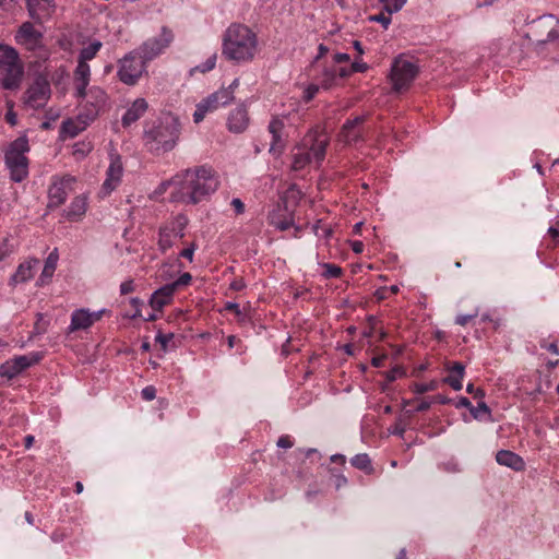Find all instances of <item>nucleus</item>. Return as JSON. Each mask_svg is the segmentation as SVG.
Segmentation results:
<instances>
[{
	"label": "nucleus",
	"instance_id": "21",
	"mask_svg": "<svg viewBox=\"0 0 559 559\" xmlns=\"http://www.w3.org/2000/svg\"><path fill=\"white\" fill-rule=\"evenodd\" d=\"M496 461L499 465L509 467L515 472L525 469V462L522 456L509 450L498 451L496 454Z\"/></svg>",
	"mask_w": 559,
	"mask_h": 559
},
{
	"label": "nucleus",
	"instance_id": "11",
	"mask_svg": "<svg viewBox=\"0 0 559 559\" xmlns=\"http://www.w3.org/2000/svg\"><path fill=\"white\" fill-rule=\"evenodd\" d=\"M51 90L49 82L44 76H38L26 90L24 105L32 109L43 108L49 100Z\"/></svg>",
	"mask_w": 559,
	"mask_h": 559
},
{
	"label": "nucleus",
	"instance_id": "38",
	"mask_svg": "<svg viewBox=\"0 0 559 559\" xmlns=\"http://www.w3.org/2000/svg\"><path fill=\"white\" fill-rule=\"evenodd\" d=\"M73 79L91 80V68L88 63L78 61Z\"/></svg>",
	"mask_w": 559,
	"mask_h": 559
},
{
	"label": "nucleus",
	"instance_id": "61",
	"mask_svg": "<svg viewBox=\"0 0 559 559\" xmlns=\"http://www.w3.org/2000/svg\"><path fill=\"white\" fill-rule=\"evenodd\" d=\"M334 478L336 489H340L347 484V478L342 474L334 475Z\"/></svg>",
	"mask_w": 559,
	"mask_h": 559
},
{
	"label": "nucleus",
	"instance_id": "44",
	"mask_svg": "<svg viewBox=\"0 0 559 559\" xmlns=\"http://www.w3.org/2000/svg\"><path fill=\"white\" fill-rule=\"evenodd\" d=\"M438 386V382L432 380L429 383H415L413 386V391L416 394H424L429 391H435Z\"/></svg>",
	"mask_w": 559,
	"mask_h": 559
},
{
	"label": "nucleus",
	"instance_id": "35",
	"mask_svg": "<svg viewBox=\"0 0 559 559\" xmlns=\"http://www.w3.org/2000/svg\"><path fill=\"white\" fill-rule=\"evenodd\" d=\"M20 373L13 359L7 360L0 366V377L11 380Z\"/></svg>",
	"mask_w": 559,
	"mask_h": 559
},
{
	"label": "nucleus",
	"instance_id": "33",
	"mask_svg": "<svg viewBox=\"0 0 559 559\" xmlns=\"http://www.w3.org/2000/svg\"><path fill=\"white\" fill-rule=\"evenodd\" d=\"M269 224L280 230H286L293 225V221L288 217H281L280 211H273L267 216Z\"/></svg>",
	"mask_w": 559,
	"mask_h": 559
},
{
	"label": "nucleus",
	"instance_id": "22",
	"mask_svg": "<svg viewBox=\"0 0 559 559\" xmlns=\"http://www.w3.org/2000/svg\"><path fill=\"white\" fill-rule=\"evenodd\" d=\"M364 122V117H356L347 120L341 130L340 140L346 144L354 143L360 138L359 127Z\"/></svg>",
	"mask_w": 559,
	"mask_h": 559
},
{
	"label": "nucleus",
	"instance_id": "29",
	"mask_svg": "<svg viewBox=\"0 0 559 559\" xmlns=\"http://www.w3.org/2000/svg\"><path fill=\"white\" fill-rule=\"evenodd\" d=\"M43 358V355L40 353H31L28 355H22V356H16L14 358H12L17 367V369L20 370V372H22L23 370L29 368L31 366L39 362Z\"/></svg>",
	"mask_w": 559,
	"mask_h": 559
},
{
	"label": "nucleus",
	"instance_id": "57",
	"mask_svg": "<svg viewBox=\"0 0 559 559\" xmlns=\"http://www.w3.org/2000/svg\"><path fill=\"white\" fill-rule=\"evenodd\" d=\"M134 290V285L132 281L122 282L120 285V294L128 295Z\"/></svg>",
	"mask_w": 559,
	"mask_h": 559
},
{
	"label": "nucleus",
	"instance_id": "1",
	"mask_svg": "<svg viewBox=\"0 0 559 559\" xmlns=\"http://www.w3.org/2000/svg\"><path fill=\"white\" fill-rule=\"evenodd\" d=\"M173 183L175 190L171 192V200L187 204L199 203L218 187L212 170L204 166L177 174L173 178Z\"/></svg>",
	"mask_w": 559,
	"mask_h": 559
},
{
	"label": "nucleus",
	"instance_id": "12",
	"mask_svg": "<svg viewBox=\"0 0 559 559\" xmlns=\"http://www.w3.org/2000/svg\"><path fill=\"white\" fill-rule=\"evenodd\" d=\"M107 93L98 87V86H92L88 88V91L83 95L80 99H78L79 104L84 106L86 109L85 117L88 121L94 120L99 111L106 106L107 104Z\"/></svg>",
	"mask_w": 559,
	"mask_h": 559
},
{
	"label": "nucleus",
	"instance_id": "63",
	"mask_svg": "<svg viewBox=\"0 0 559 559\" xmlns=\"http://www.w3.org/2000/svg\"><path fill=\"white\" fill-rule=\"evenodd\" d=\"M333 60L335 63H343L349 61V55L345 52H337L334 55Z\"/></svg>",
	"mask_w": 559,
	"mask_h": 559
},
{
	"label": "nucleus",
	"instance_id": "20",
	"mask_svg": "<svg viewBox=\"0 0 559 559\" xmlns=\"http://www.w3.org/2000/svg\"><path fill=\"white\" fill-rule=\"evenodd\" d=\"M148 104L144 98H136L122 116V126L128 128L136 122L146 112Z\"/></svg>",
	"mask_w": 559,
	"mask_h": 559
},
{
	"label": "nucleus",
	"instance_id": "2",
	"mask_svg": "<svg viewBox=\"0 0 559 559\" xmlns=\"http://www.w3.org/2000/svg\"><path fill=\"white\" fill-rule=\"evenodd\" d=\"M259 51L258 35L247 25L234 23L227 27L222 39V55L235 63L253 61Z\"/></svg>",
	"mask_w": 559,
	"mask_h": 559
},
{
	"label": "nucleus",
	"instance_id": "7",
	"mask_svg": "<svg viewBox=\"0 0 559 559\" xmlns=\"http://www.w3.org/2000/svg\"><path fill=\"white\" fill-rule=\"evenodd\" d=\"M418 72L419 68L416 62L403 57L395 58L390 72L393 91L400 93L408 90Z\"/></svg>",
	"mask_w": 559,
	"mask_h": 559
},
{
	"label": "nucleus",
	"instance_id": "13",
	"mask_svg": "<svg viewBox=\"0 0 559 559\" xmlns=\"http://www.w3.org/2000/svg\"><path fill=\"white\" fill-rule=\"evenodd\" d=\"M300 145L305 147V151L310 152L312 162L321 164L325 157L329 138L319 131H310L305 135Z\"/></svg>",
	"mask_w": 559,
	"mask_h": 559
},
{
	"label": "nucleus",
	"instance_id": "16",
	"mask_svg": "<svg viewBox=\"0 0 559 559\" xmlns=\"http://www.w3.org/2000/svg\"><path fill=\"white\" fill-rule=\"evenodd\" d=\"M123 175L121 157L118 154L110 155V164L106 171V179L103 183L105 194L111 193L120 183Z\"/></svg>",
	"mask_w": 559,
	"mask_h": 559
},
{
	"label": "nucleus",
	"instance_id": "19",
	"mask_svg": "<svg viewBox=\"0 0 559 559\" xmlns=\"http://www.w3.org/2000/svg\"><path fill=\"white\" fill-rule=\"evenodd\" d=\"M26 4L31 17L39 23L48 20L56 7L53 0H27Z\"/></svg>",
	"mask_w": 559,
	"mask_h": 559
},
{
	"label": "nucleus",
	"instance_id": "36",
	"mask_svg": "<svg viewBox=\"0 0 559 559\" xmlns=\"http://www.w3.org/2000/svg\"><path fill=\"white\" fill-rule=\"evenodd\" d=\"M57 254L55 252H51L46 262H45V265H44V270L41 272V276H40V280L43 281L44 277H47V278H50L56 270V265H57Z\"/></svg>",
	"mask_w": 559,
	"mask_h": 559
},
{
	"label": "nucleus",
	"instance_id": "30",
	"mask_svg": "<svg viewBox=\"0 0 559 559\" xmlns=\"http://www.w3.org/2000/svg\"><path fill=\"white\" fill-rule=\"evenodd\" d=\"M350 464L367 474H371L373 472V467L371 464V460L367 453L356 454L350 459Z\"/></svg>",
	"mask_w": 559,
	"mask_h": 559
},
{
	"label": "nucleus",
	"instance_id": "24",
	"mask_svg": "<svg viewBox=\"0 0 559 559\" xmlns=\"http://www.w3.org/2000/svg\"><path fill=\"white\" fill-rule=\"evenodd\" d=\"M39 260L29 259L23 263H21L12 275L11 281L14 284L25 283L29 281L34 276V271L38 266Z\"/></svg>",
	"mask_w": 559,
	"mask_h": 559
},
{
	"label": "nucleus",
	"instance_id": "15",
	"mask_svg": "<svg viewBox=\"0 0 559 559\" xmlns=\"http://www.w3.org/2000/svg\"><path fill=\"white\" fill-rule=\"evenodd\" d=\"M43 34L31 22H24L15 34V41L27 50H35L41 46Z\"/></svg>",
	"mask_w": 559,
	"mask_h": 559
},
{
	"label": "nucleus",
	"instance_id": "62",
	"mask_svg": "<svg viewBox=\"0 0 559 559\" xmlns=\"http://www.w3.org/2000/svg\"><path fill=\"white\" fill-rule=\"evenodd\" d=\"M5 120L9 124L15 126L17 122L16 114L10 108L5 114Z\"/></svg>",
	"mask_w": 559,
	"mask_h": 559
},
{
	"label": "nucleus",
	"instance_id": "25",
	"mask_svg": "<svg viewBox=\"0 0 559 559\" xmlns=\"http://www.w3.org/2000/svg\"><path fill=\"white\" fill-rule=\"evenodd\" d=\"M447 369L450 374L444 378V382L453 390L460 391L463 388L462 380L465 374V366L462 362L455 361L451 366L447 365Z\"/></svg>",
	"mask_w": 559,
	"mask_h": 559
},
{
	"label": "nucleus",
	"instance_id": "43",
	"mask_svg": "<svg viewBox=\"0 0 559 559\" xmlns=\"http://www.w3.org/2000/svg\"><path fill=\"white\" fill-rule=\"evenodd\" d=\"M217 56L216 53H213L204 62L197 66L193 71H198L201 73H206L215 68Z\"/></svg>",
	"mask_w": 559,
	"mask_h": 559
},
{
	"label": "nucleus",
	"instance_id": "34",
	"mask_svg": "<svg viewBox=\"0 0 559 559\" xmlns=\"http://www.w3.org/2000/svg\"><path fill=\"white\" fill-rule=\"evenodd\" d=\"M103 44L99 40L92 41L88 46L84 47L79 55L78 61L86 62L94 59Z\"/></svg>",
	"mask_w": 559,
	"mask_h": 559
},
{
	"label": "nucleus",
	"instance_id": "49",
	"mask_svg": "<svg viewBox=\"0 0 559 559\" xmlns=\"http://www.w3.org/2000/svg\"><path fill=\"white\" fill-rule=\"evenodd\" d=\"M191 280H192V276L190 273H183L179 276L178 280H176L175 282H173L170 284L174 285V288L177 290L182 286L189 285Z\"/></svg>",
	"mask_w": 559,
	"mask_h": 559
},
{
	"label": "nucleus",
	"instance_id": "51",
	"mask_svg": "<svg viewBox=\"0 0 559 559\" xmlns=\"http://www.w3.org/2000/svg\"><path fill=\"white\" fill-rule=\"evenodd\" d=\"M141 394L145 401H153L156 397V389L153 385H147L142 390Z\"/></svg>",
	"mask_w": 559,
	"mask_h": 559
},
{
	"label": "nucleus",
	"instance_id": "39",
	"mask_svg": "<svg viewBox=\"0 0 559 559\" xmlns=\"http://www.w3.org/2000/svg\"><path fill=\"white\" fill-rule=\"evenodd\" d=\"M86 122L82 127H79L74 121L67 120L62 123L63 131L71 138L76 136L82 130H84Z\"/></svg>",
	"mask_w": 559,
	"mask_h": 559
},
{
	"label": "nucleus",
	"instance_id": "52",
	"mask_svg": "<svg viewBox=\"0 0 559 559\" xmlns=\"http://www.w3.org/2000/svg\"><path fill=\"white\" fill-rule=\"evenodd\" d=\"M230 205L237 215L245 213V203L239 198H234L230 202Z\"/></svg>",
	"mask_w": 559,
	"mask_h": 559
},
{
	"label": "nucleus",
	"instance_id": "4",
	"mask_svg": "<svg viewBox=\"0 0 559 559\" xmlns=\"http://www.w3.org/2000/svg\"><path fill=\"white\" fill-rule=\"evenodd\" d=\"M179 138V123L176 119H167L145 132L146 144L156 154L171 151Z\"/></svg>",
	"mask_w": 559,
	"mask_h": 559
},
{
	"label": "nucleus",
	"instance_id": "26",
	"mask_svg": "<svg viewBox=\"0 0 559 559\" xmlns=\"http://www.w3.org/2000/svg\"><path fill=\"white\" fill-rule=\"evenodd\" d=\"M284 129V122L280 118H273L269 123V132L272 135V142L270 146V152L281 153L284 144L282 140V131Z\"/></svg>",
	"mask_w": 559,
	"mask_h": 559
},
{
	"label": "nucleus",
	"instance_id": "23",
	"mask_svg": "<svg viewBox=\"0 0 559 559\" xmlns=\"http://www.w3.org/2000/svg\"><path fill=\"white\" fill-rule=\"evenodd\" d=\"M176 289L174 285L166 284L155 290L150 299V305L154 310H162L164 306L170 302Z\"/></svg>",
	"mask_w": 559,
	"mask_h": 559
},
{
	"label": "nucleus",
	"instance_id": "10",
	"mask_svg": "<svg viewBox=\"0 0 559 559\" xmlns=\"http://www.w3.org/2000/svg\"><path fill=\"white\" fill-rule=\"evenodd\" d=\"M234 99L231 88H221L197 104L193 121L200 123L209 112H213L222 106H226Z\"/></svg>",
	"mask_w": 559,
	"mask_h": 559
},
{
	"label": "nucleus",
	"instance_id": "60",
	"mask_svg": "<svg viewBox=\"0 0 559 559\" xmlns=\"http://www.w3.org/2000/svg\"><path fill=\"white\" fill-rule=\"evenodd\" d=\"M246 287V283L242 278H236L230 283V289L239 292Z\"/></svg>",
	"mask_w": 559,
	"mask_h": 559
},
{
	"label": "nucleus",
	"instance_id": "64",
	"mask_svg": "<svg viewBox=\"0 0 559 559\" xmlns=\"http://www.w3.org/2000/svg\"><path fill=\"white\" fill-rule=\"evenodd\" d=\"M403 373H404V371H403L401 368H399V367L393 368V369L389 372V374H388V379H389L390 381H394L397 377H401Z\"/></svg>",
	"mask_w": 559,
	"mask_h": 559
},
{
	"label": "nucleus",
	"instance_id": "14",
	"mask_svg": "<svg viewBox=\"0 0 559 559\" xmlns=\"http://www.w3.org/2000/svg\"><path fill=\"white\" fill-rule=\"evenodd\" d=\"M74 181L75 179L72 176L55 177L48 190V205L50 207L60 206L72 191Z\"/></svg>",
	"mask_w": 559,
	"mask_h": 559
},
{
	"label": "nucleus",
	"instance_id": "50",
	"mask_svg": "<svg viewBox=\"0 0 559 559\" xmlns=\"http://www.w3.org/2000/svg\"><path fill=\"white\" fill-rule=\"evenodd\" d=\"M478 316V311L476 310L474 313H471V314H459L456 318H455V323L459 324V325H466L469 323L471 320H473L474 318H476Z\"/></svg>",
	"mask_w": 559,
	"mask_h": 559
},
{
	"label": "nucleus",
	"instance_id": "40",
	"mask_svg": "<svg viewBox=\"0 0 559 559\" xmlns=\"http://www.w3.org/2000/svg\"><path fill=\"white\" fill-rule=\"evenodd\" d=\"M74 82V97L80 99L88 91L87 86L90 80L73 79Z\"/></svg>",
	"mask_w": 559,
	"mask_h": 559
},
{
	"label": "nucleus",
	"instance_id": "54",
	"mask_svg": "<svg viewBox=\"0 0 559 559\" xmlns=\"http://www.w3.org/2000/svg\"><path fill=\"white\" fill-rule=\"evenodd\" d=\"M195 249H197L195 243H191L188 248L183 249L180 252V257L188 259L190 262H192Z\"/></svg>",
	"mask_w": 559,
	"mask_h": 559
},
{
	"label": "nucleus",
	"instance_id": "42",
	"mask_svg": "<svg viewBox=\"0 0 559 559\" xmlns=\"http://www.w3.org/2000/svg\"><path fill=\"white\" fill-rule=\"evenodd\" d=\"M381 3H383L384 9L388 11V13H395L399 12L407 0H379Z\"/></svg>",
	"mask_w": 559,
	"mask_h": 559
},
{
	"label": "nucleus",
	"instance_id": "8",
	"mask_svg": "<svg viewBox=\"0 0 559 559\" xmlns=\"http://www.w3.org/2000/svg\"><path fill=\"white\" fill-rule=\"evenodd\" d=\"M139 56V50L127 53L119 61L117 75L119 80L127 85H134L145 71V63Z\"/></svg>",
	"mask_w": 559,
	"mask_h": 559
},
{
	"label": "nucleus",
	"instance_id": "6",
	"mask_svg": "<svg viewBox=\"0 0 559 559\" xmlns=\"http://www.w3.org/2000/svg\"><path fill=\"white\" fill-rule=\"evenodd\" d=\"M531 33L537 47L548 45L551 49L559 51V20L552 15L536 20Z\"/></svg>",
	"mask_w": 559,
	"mask_h": 559
},
{
	"label": "nucleus",
	"instance_id": "17",
	"mask_svg": "<svg viewBox=\"0 0 559 559\" xmlns=\"http://www.w3.org/2000/svg\"><path fill=\"white\" fill-rule=\"evenodd\" d=\"M103 311L90 312L86 309H78L71 314L69 332L85 330L102 318Z\"/></svg>",
	"mask_w": 559,
	"mask_h": 559
},
{
	"label": "nucleus",
	"instance_id": "3",
	"mask_svg": "<svg viewBox=\"0 0 559 559\" xmlns=\"http://www.w3.org/2000/svg\"><path fill=\"white\" fill-rule=\"evenodd\" d=\"M29 151L28 139L20 136L12 141L4 150V164L10 174V179L14 182H22L28 176V158L26 153Z\"/></svg>",
	"mask_w": 559,
	"mask_h": 559
},
{
	"label": "nucleus",
	"instance_id": "28",
	"mask_svg": "<svg viewBox=\"0 0 559 559\" xmlns=\"http://www.w3.org/2000/svg\"><path fill=\"white\" fill-rule=\"evenodd\" d=\"M312 163V157L310 156V152L305 151V147L298 145L293 153V164L292 167L294 170H301L307 165Z\"/></svg>",
	"mask_w": 559,
	"mask_h": 559
},
{
	"label": "nucleus",
	"instance_id": "31",
	"mask_svg": "<svg viewBox=\"0 0 559 559\" xmlns=\"http://www.w3.org/2000/svg\"><path fill=\"white\" fill-rule=\"evenodd\" d=\"M188 224V218L185 215H177L171 222L165 225L173 235L181 239L185 236V228Z\"/></svg>",
	"mask_w": 559,
	"mask_h": 559
},
{
	"label": "nucleus",
	"instance_id": "18",
	"mask_svg": "<svg viewBox=\"0 0 559 559\" xmlns=\"http://www.w3.org/2000/svg\"><path fill=\"white\" fill-rule=\"evenodd\" d=\"M250 118L246 106L241 105L230 111L227 118V129L231 133H242L249 127Z\"/></svg>",
	"mask_w": 559,
	"mask_h": 559
},
{
	"label": "nucleus",
	"instance_id": "37",
	"mask_svg": "<svg viewBox=\"0 0 559 559\" xmlns=\"http://www.w3.org/2000/svg\"><path fill=\"white\" fill-rule=\"evenodd\" d=\"M336 79V71L334 68H326L323 70L322 79L320 81L321 87L323 90H329L333 86L334 81Z\"/></svg>",
	"mask_w": 559,
	"mask_h": 559
},
{
	"label": "nucleus",
	"instance_id": "47",
	"mask_svg": "<svg viewBox=\"0 0 559 559\" xmlns=\"http://www.w3.org/2000/svg\"><path fill=\"white\" fill-rule=\"evenodd\" d=\"M225 310L233 311L239 321L243 322L246 320L245 312L240 309L239 305L237 302L228 301L225 305Z\"/></svg>",
	"mask_w": 559,
	"mask_h": 559
},
{
	"label": "nucleus",
	"instance_id": "53",
	"mask_svg": "<svg viewBox=\"0 0 559 559\" xmlns=\"http://www.w3.org/2000/svg\"><path fill=\"white\" fill-rule=\"evenodd\" d=\"M174 337V334L173 333H167V334H164V333H158L155 337L156 342L160 343V345L163 346V348H166L167 344L173 340Z\"/></svg>",
	"mask_w": 559,
	"mask_h": 559
},
{
	"label": "nucleus",
	"instance_id": "45",
	"mask_svg": "<svg viewBox=\"0 0 559 559\" xmlns=\"http://www.w3.org/2000/svg\"><path fill=\"white\" fill-rule=\"evenodd\" d=\"M471 414L474 416V418L478 419L481 417V415H490V408L485 402H479L477 406L471 407Z\"/></svg>",
	"mask_w": 559,
	"mask_h": 559
},
{
	"label": "nucleus",
	"instance_id": "32",
	"mask_svg": "<svg viewBox=\"0 0 559 559\" xmlns=\"http://www.w3.org/2000/svg\"><path fill=\"white\" fill-rule=\"evenodd\" d=\"M178 237L173 235V233L170 231V229H168L166 226H163L159 228V234H158V247L159 249L165 252L166 250H168L169 248L173 247L174 245V240L177 239Z\"/></svg>",
	"mask_w": 559,
	"mask_h": 559
},
{
	"label": "nucleus",
	"instance_id": "9",
	"mask_svg": "<svg viewBox=\"0 0 559 559\" xmlns=\"http://www.w3.org/2000/svg\"><path fill=\"white\" fill-rule=\"evenodd\" d=\"M173 31L163 26L157 36L146 39L139 48V56L144 61H151L162 55L174 41Z\"/></svg>",
	"mask_w": 559,
	"mask_h": 559
},
{
	"label": "nucleus",
	"instance_id": "58",
	"mask_svg": "<svg viewBox=\"0 0 559 559\" xmlns=\"http://www.w3.org/2000/svg\"><path fill=\"white\" fill-rule=\"evenodd\" d=\"M277 447L283 449H289L293 447V441L288 436H282L277 440Z\"/></svg>",
	"mask_w": 559,
	"mask_h": 559
},
{
	"label": "nucleus",
	"instance_id": "55",
	"mask_svg": "<svg viewBox=\"0 0 559 559\" xmlns=\"http://www.w3.org/2000/svg\"><path fill=\"white\" fill-rule=\"evenodd\" d=\"M371 21H376V22H379L381 23L385 28L389 26V24L391 23V17H390V14L389 15H385L383 13H380L378 15H374V16H371L370 17Z\"/></svg>",
	"mask_w": 559,
	"mask_h": 559
},
{
	"label": "nucleus",
	"instance_id": "56",
	"mask_svg": "<svg viewBox=\"0 0 559 559\" xmlns=\"http://www.w3.org/2000/svg\"><path fill=\"white\" fill-rule=\"evenodd\" d=\"M350 68H352L353 73H355V72L362 73L368 70V64L366 62L355 60L352 63Z\"/></svg>",
	"mask_w": 559,
	"mask_h": 559
},
{
	"label": "nucleus",
	"instance_id": "41",
	"mask_svg": "<svg viewBox=\"0 0 559 559\" xmlns=\"http://www.w3.org/2000/svg\"><path fill=\"white\" fill-rule=\"evenodd\" d=\"M322 266L324 269L323 276L325 278H337L342 275L343 271L336 264L323 263Z\"/></svg>",
	"mask_w": 559,
	"mask_h": 559
},
{
	"label": "nucleus",
	"instance_id": "5",
	"mask_svg": "<svg viewBox=\"0 0 559 559\" xmlns=\"http://www.w3.org/2000/svg\"><path fill=\"white\" fill-rule=\"evenodd\" d=\"M23 78V66L16 50L7 45H0V84L5 90H15Z\"/></svg>",
	"mask_w": 559,
	"mask_h": 559
},
{
	"label": "nucleus",
	"instance_id": "27",
	"mask_svg": "<svg viewBox=\"0 0 559 559\" xmlns=\"http://www.w3.org/2000/svg\"><path fill=\"white\" fill-rule=\"evenodd\" d=\"M86 207V198L83 195L75 197L66 211V217L71 222H78L85 214Z\"/></svg>",
	"mask_w": 559,
	"mask_h": 559
},
{
	"label": "nucleus",
	"instance_id": "48",
	"mask_svg": "<svg viewBox=\"0 0 559 559\" xmlns=\"http://www.w3.org/2000/svg\"><path fill=\"white\" fill-rule=\"evenodd\" d=\"M322 88L321 87V84L320 85H317V84H310L306 87L305 92H304V100L306 103L312 100L314 98V96L317 95V93L319 92V90Z\"/></svg>",
	"mask_w": 559,
	"mask_h": 559
},
{
	"label": "nucleus",
	"instance_id": "59",
	"mask_svg": "<svg viewBox=\"0 0 559 559\" xmlns=\"http://www.w3.org/2000/svg\"><path fill=\"white\" fill-rule=\"evenodd\" d=\"M8 242H9V240L4 239L3 242L0 243V260L5 258L7 255H9L10 252L12 251V249L9 248Z\"/></svg>",
	"mask_w": 559,
	"mask_h": 559
},
{
	"label": "nucleus",
	"instance_id": "46",
	"mask_svg": "<svg viewBox=\"0 0 559 559\" xmlns=\"http://www.w3.org/2000/svg\"><path fill=\"white\" fill-rule=\"evenodd\" d=\"M48 322L44 320L41 313L37 314V321L35 322L33 335H40L47 331Z\"/></svg>",
	"mask_w": 559,
	"mask_h": 559
}]
</instances>
